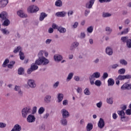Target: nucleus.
<instances>
[{"instance_id": "f257e3e1", "label": "nucleus", "mask_w": 131, "mask_h": 131, "mask_svg": "<svg viewBox=\"0 0 131 131\" xmlns=\"http://www.w3.org/2000/svg\"><path fill=\"white\" fill-rule=\"evenodd\" d=\"M38 59L36 60L35 63H33L31 65L30 68L28 69L27 71L28 74H31L32 72L35 71L38 69V66L43 65L46 66L50 63V60L43 56V51L40 50L37 55Z\"/></svg>"}, {"instance_id": "f03ea898", "label": "nucleus", "mask_w": 131, "mask_h": 131, "mask_svg": "<svg viewBox=\"0 0 131 131\" xmlns=\"http://www.w3.org/2000/svg\"><path fill=\"white\" fill-rule=\"evenodd\" d=\"M31 113V107L30 106H27L21 110V116L23 118H26L27 115Z\"/></svg>"}, {"instance_id": "7ed1b4c3", "label": "nucleus", "mask_w": 131, "mask_h": 131, "mask_svg": "<svg viewBox=\"0 0 131 131\" xmlns=\"http://www.w3.org/2000/svg\"><path fill=\"white\" fill-rule=\"evenodd\" d=\"M39 8L37 6L34 5L30 6L27 9L28 13H35L39 11Z\"/></svg>"}, {"instance_id": "20e7f679", "label": "nucleus", "mask_w": 131, "mask_h": 131, "mask_svg": "<svg viewBox=\"0 0 131 131\" xmlns=\"http://www.w3.org/2000/svg\"><path fill=\"white\" fill-rule=\"evenodd\" d=\"M131 75H119L117 78L116 79H119V80H124V79H130Z\"/></svg>"}, {"instance_id": "39448f33", "label": "nucleus", "mask_w": 131, "mask_h": 131, "mask_svg": "<svg viewBox=\"0 0 131 131\" xmlns=\"http://www.w3.org/2000/svg\"><path fill=\"white\" fill-rule=\"evenodd\" d=\"M28 85L31 89H35L36 88V83H35V81L33 79H29L28 80Z\"/></svg>"}, {"instance_id": "423d86ee", "label": "nucleus", "mask_w": 131, "mask_h": 131, "mask_svg": "<svg viewBox=\"0 0 131 131\" xmlns=\"http://www.w3.org/2000/svg\"><path fill=\"white\" fill-rule=\"evenodd\" d=\"M35 116L32 114L29 115L27 118V121L29 123H32L35 122Z\"/></svg>"}, {"instance_id": "0eeeda50", "label": "nucleus", "mask_w": 131, "mask_h": 131, "mask_svg": "<svg viewBox=\"0 0 131 131\" xmlns=\"http://www.w3.org/2000/svg\"><path fill=\"white\" fill-rule=\"evenodd\" d=\"M62 115V118H68L70 116V114L68 112V111L66 110L65 108H63L60 111Z\"/></svg>"}, {"instance_id": "6e6552de", "label": "nucleus", "mask_w": 131, "mask_h": 131, "mask_svg": "<svg viewBox=\"0 0 131 131\" xmlns=\"http://www.w3.org/2000/svg\"><path fill=\"white\" fill-rule=\"evenodd\" d=\"M117 113L119 116H121V119L122 121H125V113L123 111H118Z\"/></svg>"}, {"instance_id": "1a4fd4ad", "label": "nucleus", "mask_w": 131, "mask_h": 131, "mask_svg": "<svg viewBox=\"0 0 131 131\" xmlns=\"http://www.w3.org/2000/svg\"><path fill=\"white\" fill-rule=\"evenodd\" d=\"M98 126L99 128H103L104 126H105V121H104V119L102 118H100L99 121L98 123Z\"/></svg>"}, {"instance_id": "9d476101", "label": "nucleus", "mask_w": 131, "mask_h": 131, "mask_svg": "<svg viewBox=\"0 0 131 131\" xmlns=\"http://www.w3.org/2000/svg\"><path fill=\"white\" fill-rule=\"evenodd\" d=\"M17 14L20 18H27V14H26L23 10H18L17 12Z\"/></svg>"}, {"instance_id": "9b49d317", "label": "nucleus", "mask_w": 131, "mask_h": 131, "mask_svg": "<svg viewBox=\"0 0 131 131\" xmlns=\"http://www.w3.org/2000/svg\"><path fill=\"white\" fill-rule=\"evenodd\" d=\"M66 14H67L65 11H60V12H57L55 14V16L56 17H60L61 18H63L66 16Z\"/></svg>"}, {"instance_id": "f8f14e48", "label": "nucleus", "mask_w": 131, "mask_h": 131, "mask_svg": "<svg viewBox=\"0 0 131 131\" xmlns=\"http://www.w3.org/2000/svg\"><path fill=\"white\" fill-rule=\"evenodd\" d=\"M95 4V0H90L89 3H87L86 4V8L87 9H92L93 8V6Z\"/></svg>"}, {"instance_id": "ddd939ff", "label": "nucleus", "mask_w": 131, "mask_h": 131, "mask_svg": "<svg viewBox=\"0 0 131 131\" xmlns=\"http://www.w3.org/2000/svg\"><path fill=\"white\" fill-rule=\"evenodd\" d=\"M105 53L108 56H112L113 55V50L110 47H107L105 49Z\"/></svg>"}, {"instance_id": "4468645a", "label": "nucleus", "mask_w": 131, "mask_h": 131, "mask_svg": "<svg viewBox=\"0 0 131 131\" xmlns=\"http://www.w3.org/2000/svg\"><path fill=\"white\" fill-rule=\"evenodd\" d=\"M9 3V0H1L0 1V8H5Z\"/></svg>"}, {"instance_id": "2eb2a0df", "label": "nucleus", "mask_w": 131, "mask_h": 131, "mask_svg": "<svg viewBox=\"0 0 131 131\" xmlns=\"http://www.w3.org/2000/svg\"><path fill=\"white\" fill-rule=\"evenodd\" d=\"M79 46V43L77 41H75L72 43L71 47H70V50L71 51H74V49H76V48H77Z\"/></svg>"}, {"instance_id": "dca6fc26", "label": "nucleus", "mask_w": 131, "mask_h": 131, "mask_svg": "<svg viewBox=\"0 0 131 131\" xmlns=\"http://www.w3.org/2000/svg\"><path fill=\"white\" fill-rule=\"evenodd\" d=\"M90 77H92L93 79L99 78V77H101V74L100 73V72H96L94 73L92 75H90Z\"/></svg>"}, {"instance_id": "f3484780", "label": "nucleus", "mask_w": 131, "mask_h": 131, "mask_svg": "<svg viewBox=\"0 0 131 131\" xmlns=\"http://www.w3.org/2000/svg\"><path fill=\"white\" fill-rule=\"evenodd\" d=\"M7 17H8V13H7V12L3 11L0 13V18L2 20L7 19Z\"/></svg>"}, {"instance_id": "a211bd4d", "label": "nucleus", "mask_w": 131, "mask_h": 131, "mask_svg": "<svg viewBox=\"0 0 131 131\" xmlns=\"http://www.w3.org/2000/svg\"><path fill=\"white\" fill-rule=\"evenodd\" d=\"M108 86H113L114 85V83H115V81H114V79L113 78H109L107 80Z\"/></svg>"}, {"instance_id": "6ab92c4d", "label": "nucleus", "mask_w": 131, "mask_h": 131, "mask_svg": "<svg viewBox=\"0 0 131 131\" xmlns=\"http://www.w3.org/2000/svg\"><path fill=\"white\" fill-rule=\"evenodd\" d=\"M64 98V95L62 93H59L57 95V99H58V102L61 103L62 101H63V98Z\"/></svg>"}, {"instance_id": "aec40b11", "label": "nucleus", "mask_w": 131, "mask_h": 131, "mask_svg": "<svg viewBox=\"0 0 131 131\" xmlns=\"http://www.w3.org/2000/svg\"><path fill=\"white\" fill-rule=\"evenodd\" d=\"M60 123L63 126H66L68 123V121L66 119V118H62L60 120Z\"/></svg>"}, {"instance_id": "412c9836", "label": "nucleus", "mask_w": 131, "mask_h": 131, "mask_svg": "<svg viewBox=\"0 0 131 131\" xmlns=\"http://www.w3.org/2000/svg\"><path fill=\"white\" fill-rule=\"evenodd\" d=\"M54 58L55 61H58V62H60V61H61L62 59H63V57H62V56L59 54L55 55L54 56Z\"/></svg>"}, {"instance_id": "4be33fe9", "label": "nucleus", "mask_w": 131, "mask_h": 131, "mask_svg": "<svg viewBox=\"0 0 131 131\" xmlns=\"http://www.w3.org/2000/svg\"><path fill=\"white\" fill-rule=\"evenodd\" d=\"M13 129L15 131H21L22 130V127L20 125L16 124L14 126Z\"/></svg>"}, {"instance_id": "5701e85b", "label": "nucleus", "mask_w": 131, "mask_h": 131, "mask_svg": "<svg viewBox=\"0 0 131 131\" xmlns=\"http://www.w3.org/2000/svg\"><path fill=\"white\" fill-rule=\"evenodd\" d=\"M105 31L106 34H107V35H110V34H111V33H112L113 30L111 28H110V27H106Z\"/></svg>"}, {"instance_id": "b1692460", "label": "nucleus", "mask_w": 131, "mask_h": 131, "mask_svg": "<svg viewBox=\"0 0 131 131\" xmlns=\"http://www.w3.org/2000/svg\"><path fill=\"white\" fill-rule=\"evenodd\" d=\"M129 32V28H126L123 29V30L121 32L120 35H125Z\"/></svg>"}, {"instance_id": "393cba45", "label": "nucleus", "mask_w": 131, "mask_h": 131, "mask_svg": "<svg viewBox=\"0 0 131 131\" xmlns=\"http://www.w3.org/2000/svg\"><path fill=\"white\" fill-rule=\"evenodd\" d=\"M11 24V21L9 19L6 18L4 19V21L3 22L2 25L5 27L9 26L10 24Z\"/></svg>"}, {"instance_id": "a878e982", "label": "nucleus", "mask_w": 131, "mask_h": 131, "mask_svg": "<svg viewBox=\"0 0 131 131\" xmlns=\"http://www.w3.org/2000/svg\"><path fill=\"white\" fill-rule=\"evenodd\" d=\"M46 17H48V14L45 12H42L40 13L39 20L43 21V19L46 18Z\"/></svg>"}, {"instance_id": "bb28decb", "label": "nucleus", "mask_w": 131, "mask_h": 131, "mask_svg": "<svg viewBox=\"0 0 131 131\" xmlns=\"http://www.w3.org/2000/svg\"><path fill=\"white\" fill-rule=\"evenodd\" d=\"M51 98V95H46L44 98V102H45V103H50Z\"/></svg>"}, {"instance_id": "cd10ccee", "label": "nucleus", "mask_w": 131, "mask_h": 131, "mask_svg": "<svg viewBox=\"0 0 131 131\" xmlns=\"http://www.w3.org/2000/svg\"><path fill=\"white\" fill-rule=\"evenodd\" d=\"M73 75H74V73H70L68 75L66 81L68 82L70 81L71 79H72V78L73 77Z\"/></svg>"}, {"instance_id": "c85d7f7f", "label": "nucleus", "mask_w": 131, "mask_h": 131, "mask_svg": "<svg viewBox=\"0 0 131 131\" xmlns=\"http://www.w3.org/2000/svg\"><path fill=\"white\" fill-rule=\"evenodd\" d=\"M18 52H22V47L20 46H17L13 51V53H14V54H17Z\"/></svg>"}, {"instance_id": "c756f323", "label": "nucleus", "mask_w": 131, "mask_h": 131, "mask_svg": "<svg viewBox=\"0 0 131 131\" xmlns=\"http://www.w3.org/2000/svg\"><path fill=\"white\" fill-rule=\"evenodd\" d=\"M57 30L60 32V33H65L67 31V30L65 28L62 27L61 26L59 27Z\"/></svg>"}, {"instance_id": "7c9ffc66", "label": "nucleus", "mask_w": 131, "mask_h": 131, "mask_svg": "<svg viewBox=\"0 0 131 131\" xmlns=\"http://www.w3.org/2000/svg\"><path fill=\"white\" fill-rule=\"evenodd\" d=\"M55 6L56 7H62V6H63V3L62 2V1H61V0H57L55 2Z\"/></svg>"}, {"instance_id": "2f4dec72", "label": "nucleus", "mask_w": 131, "mask_h": 131, "mask_svg": "<svg viewBox=\"0 0 131 131\" xmlns=\"http://www.w3.org/2000/svg\"><path fill=\"white\" fill-rule=\"evenodd\" d=\"M24 69L23 68H19L17 70V73L19 75H23L24 74Z\"/></svg>"}, {"instance_id": "473e14b6", "label": "nucleus", "mask_w": 131, "mask_h": 131, "mask_svg": "<svg viewBox=\"0 0 131 131\" xmlns=\"http://www.w3.org/2000/svg\"><path fill=\"white\" fill-rule=\"evenodd\" d=\"M93 124L89 123L86 126V130L91 131L93 129Z\"/></svg>"}, {"instance_id": "72a5a7b5", "label": "nucleus", "mask_w": 131, "mask_h": 131, "mask_svg": "<svg viewBox=\"0 0 131 131\" xmlns=\"http://www.w3.org/2000/svg\"><path fill=\"white\" fill-rule=\"evenodd\" d=\"M128 36H123L121 38V40L122 41V42H123L124 43H125V42L126 43L127 42V41L128 40Z\"/></svg>"}, {"instance_id": "f704fd0d", "label": "nucleus", "mask_w": 131, "mask_h": 131, "mask_svg": "<svg viewBox=\"0 0 131 131\" xmlns=\"http://www.w3.org/2000/svg\"><path fill=\"white\" fill-rule=\"evenodd\" d=\"M1 30L2 33L4 34L5 35H8V34H10V31L6 29H1Z\"/></svg>"}, {"instance_id": "c9c22d12", "label": "nucleus", "mask_w": 131, "mask_h": 131, "mask_svg": "<svg viewBox=\"0 0 131 131\" xmlns=\"http://www.w3.org/2000/svg\"><path fill=\"white\" fill-rule=\"evenodd\" d=\"M112 14L108 12H103L102 17L103 18H107L108 17H111Z\"/></svg>"}, {"instance_id": "e433bc0d", "label": "nucleus", "mask_w": 131, "mask_h": 131, "mask_svg": "<svg viewBox=\"0 0 131 131\" xmlns=\"http://www.w3.org/2000/svg\"><path fill=\"white\" fill-rule=\"evenodd\" d=\"M118 73L121 75H123L125 73V69L122 68L118 70Z\"/></svg>"}, {"instance_id": "4c0bfd02", "label": "nucleus", "mask_w": 131, "mask_h": 131, "mask_svg": "<svg viewBox=\"0 0 131 131\" xmlns=\"http://www.w3.org/2000/svg\"><path fill=\"white\" fill-rule=\"evenodd\" d=\"M120 64L121 65H124V66H126L127 65V61L125 59H121L120 60Z\"/></svg>"}, {"instance_id": "58836bf2", "label": "nucleus", "mask_w": 131, "mask_h": 131, "mask_svg": "<svg viewBox=\"0 0 131 131\" xmlns=\"http://www.w3.org/2000/svg\"><path fill=\"white\" fill-rule=\"evenodd\" d=\"M84 94H85V95H86V96H90V95H91V92H90V89L86 88L84 90Z\"/></svg>"}, {"instance_id": "ea45409f", "label": "nucleus", "mask_w": 131, "mask_h": 131, "mask_svg": "<svg viewBox=\"0 0 131 131\" xmlns=\"http://www.w3.org/2000/svg\"><path fill=\"white\" fill-rule=\"evenodd\" d=\"M95 84L96 86H101L102 85V82L100 80H97L95 82Z\"/></svg>"}, {"instance_id": "a19ab883", "label": "nucleus", "mask_w": 131, "mask_h": 131, "mask_svg": "<svg viewBox=\"0 0 131 131\" xmlns=\"http://www.w3.org/2000/svg\"><path fill=\"white\" fill-rule=\"evenodd\" d=\"M106 102L108 104L112 105L113 104V99L112 98H108L106 99Z\"/></svg>"}, {"instance_id": "79ce46f5", "label": "nucleus", "mask_w": 131, "mask_h": 131, "mask_svg": "<svg viewBox=\"0 0 131 131\" xmlns=\"http://www.w3.org/2000/svg\"><path fill=\"white\" fill-rule=\"evenodd\" d=\"M126 47L128 49H131V39H129L126 42Z\"/></svg>"}, {"instance_id": "37998d69", "label": "nucleus", "mask_w": 131, "mask_h": 131, "mask_svg": "<svg viewBox=\"0 0 131 131\" xmlns=\"http://www.w3.org/2000/svg\"><path fill=\"white\" fill-rule=\"evenodd\" d=\"M19 57L20 60H24L25 59V56H24V53H23L22 51L19 52Z\"/></svg>"}, {"instance_id": "c03bdc74", "label": "nucleus", "mask_w": 131, "mask_h": 131, "mask_svg": "<svg viewBox=\"0 0 131 131\" xmlns=\"http://www.w3.org/2000/svg\"><path fill=\"white\" fill-rule=\"evenodd\" d=\"M128 85V84L125 83L121 87V89L123 91H124L125 90H127V86Z\"/></svg>"}, {"instance_id": "a18cd8bd", "label": "nucleus", "mask_w": 131, "mask_h": 131, "mask_svg": "<svg viewBox=\"0 0 131 131\" xmlns=\"http://www.w3.org/2000/svg\"><path fill=\"white\" fill-rule=\"evenodd\" d=\"M94 30V27L90 26L87 28V31L89 33H92Z\"/></svg>"}, {"instance_id": "49530a36", "label": "nucleus", "mask_w": 131, "mask_h": 131, "mask_svg": "<svg viewBox=\"0 0 131 131\" xmlns=\"http://www.w3.org/2000/svg\"><path fill=\"white\" fill-rule=\"evenodd\" d=\"M95 80V79L92 78V77H91V76L89 77V80H90V84H91V85L95 84V82H94Z\"/></svg>"}, {"instance_id": "de8ad7c7", "label": "nucleus", "mask_w": 131, "mask_h": 131, "mask_svg": "<svg viewBox=\"0 0 131 131\" xmlns=\"http://www.w3.org/2000/svg\"><path fill=\"white\" fill-rule=\"evenodd\" d=\"M45 112V107H41L38 110V113L39 114H42Z\"/></svg>"}, {"instance_id": "09e8293b", "label": "nucleus", "mask_w": 131, "mask_h": 131, "mask_svg": "<svg viewBox=\"0 0 131 131\" xmlns=\"http://www.w3.org/2000/svg\"><path fill=\"white\" fill-rule=\"evenodd\" d=\"M9 62H10V60H9V59L8 58L6 59L3 64V67H7V64H8V63H9Z\"/></svg>"}, {"instance_id": "8fccbe9b", "label": "nucleus", "mask_w": 131, "mask_h": 131, "mask_svg": "<svg viewBox=\"0 0 131 131\" xmlns=\"http://www.w3.org/2000/svg\"><path fill=\"white\" fill-rule=\"evenodd\" d=\"M108 73L107 72H104L103 73V75H102V78L104 80H105V79H106V78H108Z\"/></svg>"}, {"instance_id": "3c124183", "label": "nucleus", "mask_w": 131, "mask_h": 131, "mask_svg": "<svg viewBox=\"0 0 131 131\" xmlns=\"http://www.w3.org/2000/svg\"><path fill=\"white\" fill-rule=\"evenodd\" d=\"M36 111H37V107L36 106H34L32 108V114L33 115L35 113H36Z\"/></svg>"}, {"instance_id": "603ef678", "label": "nucleus", "mask_w": 131, "mask_h": 131, "mask_svg": "<svg viewBox=\"0 0 131 131\" xmlns=\"http://www.w3.org/2000/svg\"><path fill=\"white\" fill-rule=\"evenodd\" d=\"M7 124L3 122H0V128H5Z\"/></svg>"}, {"instance_id": "864d4df0", "label": "nucleus", "mask_w": 131, "mask_h": 131, "mask_svg": "<svg viewBox=\"0 0 131 131\" xmlns=\"http://www.w3.org/2000/svg\"><path fill=\"white\" fill-rule=\"evenodd\" d=\"M60 84V82L57 81L53 85L54 89H57V86H59V84Z\"/></svg>"}, {"instance_id": "5fc2aeb1", "label": "nucleus", "mask_w": 131, "mask_h": 131, "mask_svg": "<svg viewBox=\"0 0 131 131\" xmlns=\"http://www.w3.org/2000/svg\"><path fill=\"white\" fill-rule=\"evenodd\" d=\"M126 115H131V108L127 109L125 112Z\"/></svg>"}, {"instance_id": "6e6d98bb", "label": "nucleus", "mask_w": 131, "mask_h": 131, "mask_svg": "<svg viewBox=\"0 0 131 131\" xmlns=\"http://www.w3.org/2000/svg\"><path fill=\"white\" fill-rule=\"evenodd\" d=\"M62 104L63 106H67L68 105V100L67 99L63 100L62 101Z\"/></svg>"}, {"instance_id": "4d7b16f0", "label": "nucleus", "mask_w": 131, "mask_h": 131, "mask_svg": "<svg viewBox=\"0 0 131 131\" xmlns=\"http://www.w3.org/2000/svg\"><path fill=\"white\" fill-rule=\"evenodd\" d=\"M90 10L89 9H87L86 10H85V12H84V16L85 17H88V15H89V14H90Z\"/></svg>"}, {"instance_id": "13d9d810", "label": "nucleus", "mask_w": 131, "mask_h": 131, "mask_svg": "<svg viewBox=\"0 0 131 131\" xmlns=\"http://www.w3.org/2000/svg\"><path fill=\"white\" fill-rule=\"evenodd\" d=\"M111 0H99V2L101 3V4H103V3H110Z\"/></svg>"}, {"instance_id": "bf43d9fd", "label": "nucleus", "mask_w": 131, "mask_h": 131, "mask_svg": "<svg viewBox=\"0 0 131 131\" xmlns=\"http://www.w3.org/2000/svg\"><path fill=\"white\" fill-rule=\"evenodd\" d=\"M85 37V33L84 32H81L80 35V38H84Z\"/></svg>"}, {"instance_id": "052dcab7", "label": "nucleus", "mask_w": 131, "mask_h": 131, "mask_svg": "<svg viewBox=\"0 0 131 131\" xmlns=\"http://www.w3.org/2000/svg\"><path fill=\"white\" fill-rule=\"evenodd\" d=\"M59 26H57V25H56V24H53L52 25V28H53V29H57L58 30V28H59Z\"/></svg>"}, {"instance_id": "680f3d73", "label": "nucleus", "mask_w": 131, "mask_h": 131, "mask_svg": "<svg viewBox=\"0 0 131 131\" xmlns=\"http://www.w3.org/2000/svg\"><path fill=\"white\" fill-rule=\"evenodd\" d=\"M118 66H119L118 64H114L112 65V69H116V68H117V67H118Z\"/></svg>"}, {"instance_id": "e2e57ef3", "label": "nucleus", "mask_w": 131, "mask_h": 131, "mask_svg": "<svg viewBox=\"0 0 131 131\" xmlns=\"http://www.w3.org/2000/svg\"><path fill=\"white\" fill-rule=\"evenodd\" d=\"M74 80H75V81H79V80H80L79 76H75L74 77Z\"/></svg>"}, {"instance_id": "0e129e2a", "label": "nucleus", "mask_w": 131, "mask_h": 131, "mask_svg": "<svg viewBox=\"0 0 131 131\" xmlns=\"http://www.w3.org/2000/svg\"><path fill=\"white\" fill-rule=\"evenodd\" d=\"M78 26V23L76 21L74 24L73 25V28L75 29L77 28V27Z\"/></svg>"}, {"instance_id": "69168bd1", "label": "nucleus", "mask_w": 131, "mask_h": 131, "mask_svg": "<svg viewBox=\"0 0 131 131\" xmlns=\"http://www.w3.org/2000/svg\"><path fill=\"white\" fill-rule=\"evenodd\" d=\"M51 42H52V39H48L46 40V45H50Z\"/></svg>"}, {"instance_id": "338daca9", "label": "nucleus", "mask_w": 131, "mask_h": 131, "mask_svg": "<svg viewBox=\"0 0 131 131\" xmlns=\"http://www.w3.org/2000/svg\"><path fill=\"white\" fill-rule=\"evenodd\" d=\"M96 106L98 107V108H101V107H102V102L100 101L99 102L97 103L96 104Z\"/></svg>"}, {"instance_id": "774afa93", "label": "nucleus", "mask_w": 131, "mask_h": 131, "mask_svg": "<svg viewBox=\"0 0 131 131\" xmlns=\"http://www.w3.org/2000/svg\"><path fill=\"white\" fill-rule=\"evenodd\" d=\"M81 92H82V89H81V88H78L77 89V92L78 94H80V93H81Z\"/></svg>"}]
</instances>
